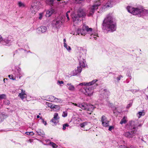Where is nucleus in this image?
<instances>
[{
    "label": "nucleus",
    "mask_w": 148,
    "mask_h": 148,
    "mask_svg": "<svg viewBox=\"0 0 148 148\" xmlns=\"http://www.w3.org/2000/svg\"><path fill=\"white\" fill-rule=\"evenodd\" d=\"M102 25L108 32H113L116 29V24L113 21L112 17L110 15H108L105 18Z\"/></svg>",
    "instance_id": "obj_1"
},
{
    "label": "nucleus",
    "mask_w": 148,
    "mask_h": 148,
    "mask_svg": "<svg viewBox=\"0 0 148 148\" xmlns=\"http://www.w3.org/2000/svg\"><path fill=\"white\" fill-rule=\"evenodd\" d=\"M90 34V38H94L96 40L98 37V34L96 32H95L92 30V29L89 28L88 26L84 24L82 27V29H77V34H81L82 35L84 36L87 33Z\"/></svg>",
    "instance_id": "obj_2"
},
{
    "label": "nucleus",
    "mask_w": 148,
    "mask_h": 148,
    "mask_svg": "<svg viewBox=\"0 0 148 148\" xmlns=\"http://www.w3.org/2000/svg\"><path fill=\"white\" fill-rule=\"evenodd\" d=\"M127 10L128 12L134 15H137L139 17L143 16L148 13V10L141 8H134L128 6Z\"/></svg>",
    "instance_id": "obj_3"
},
{
    "label": "nucleus",
    "mask_w": 148,
    "mask_h": 148,
    "mask_svg": "<svg viewBox=\"0 0 148 148\" xmlns=\"http://www.w3.org/2000/svg\"><path fill=\"white\" fill-rule=\"evenodd\" d=\"M129 124L131 126V127L130 129H132L133 128V132H135V130H136L137 128L139 127H141L142 125L141 124L138 125V121H131L129 123ZM131 131L130 132H125L123 134L124 136L125 137L130 138L133 137L134 136L133 133L134 132Z\"/></svg>",
    "instance_id": "obj_4"
},
{
    "label": "nucleus",
    "mask_w": 148,
    "mask_h": 148,
    "mask_svg": "<svg viewBox=\"0 0 148 148\" xmlns=\"http://www.w3.org/2000/svg\"><path fill=\"white\" fill-rule=\"evenodd\" d=\"M71 17L73 19L74 24H78L81 21L79 18L80 17H84L86 16L85 12L83 10H79L77 14H75L73 12L71 14Z\"/></svg>",
    "instance_id": "obj_5"
},
{
    "label": "nucleus",
    "mask_w": 148,
    "mask_h": 148,
    "mask_svg": "<svg viewBox=\"0 0 148 148\" xmlns=\"http://www.w3.org/2000/svg\"><path fill=\"white\" fill-rule=\"evenodd\" d=\"M41 3L37 0H33L29 11L32 14H35L41 8Z\"/></svg>",
    "instance_id": "obj_6"
},
{
    "label": "nucleus",
    "mask_w": 148,
    "mask_h": 148,
    "mask_svg": "<svg viewBox=\"0 0 148 148\" xmlns=\"http://www.w3.org/2000/svg\"><path fill=\"white\" fill-rule=\"evenodd\" d=\"M82 51H83L82 49ZM86 56V53H82V51H81L77 57L79 61V65L82 67H85L86 65L85 61Z\"/></svg>",
    "instance_id": "obj_7"
},
{
    "label": "nucleus",
    "mask_w": 148,
    "mask_h": 148,
    "mask_svg": "<svg viewBox=\"0 0 148 148\" xmlns=\"http://www.w3.org/2000/svg\"><path fill=\"white\" fill-rule=\"evenodd\" d=\"M62 16H59L52 22L53 27L57 29L60 28L62 25Z\"/></svg>",
    "instance_id": "obj_8"
},
{
    "label": "nucleus",
    "mask_w": 148,
    "mask_h": 148,
    "mask_svg": "<svg viewBox=\"0 0 148 148\" xmlns=\"http://www.w3.org/2000/svg\"><path fill=\"white\" fill-rule=\"evenodd\" d=\"M100 5V1L96 2L95 4L91 6L88 10L87 14L89 16L92 15L95 10L98 8V7Z\"/></svg>",
    "instance_id": "obj_9"
},
{
    "label": "nucleus",
    "mask_w": 148,
    "mask_h": 148,
    "mask_svg": "<svg viewBox=\"0 0 148 148\" xmlns=\"http://www.w3.org/2000/svg\"><path fill=\"white\" fill-rule=\"evenodd\" d=\"M85 90L86 95L89 97H91L93 95L94 92L93 88L92 87H87L85 89Z\"/></svg>",
    "instance_id": "obj_10"
},
{
    "label": "nucleus",
    "mask_w": 148,
    "mask_h": 148,
    "mask_svg": "<svg viewBox=\"0 0 148 148\" xmlns=\"http://www.w3.org/2000/svg\"><path fill=\"white\" fill-rule=\"evenodd\" d=\"M101 121L102 122V125L104 127H106L109 125V121L107 120L105 116L103 115L102 116Z\"/></svg>",
    "instance_id": "obj_11"
},
{
    "label": "nucleus",
    "mask_w": 148,
    "mask_h": 148,
    "mask_svg": "<svg viewBox=\"0 0 148 148\" xmlns=\"http://www.w3.org/2000/svg\"><path fill=\"white\" fill-rule=\"evenodd\" d=\"M83 105L85 106V107H84V109H82L83 110L90 111L92 112L94 110V106L92 105H87L85 103H84Z\"/></svg>",
    "instance_id": "obj_12"
},
{
    "label": "nucleus",
    "mask_w": 148,
    "mask_h": 148,
    "mask_svg": "<svg viewBox=\"0 0 148 148\" xmlns=\"http://www.w3.org/2000/svg\"><path fill=\"white\" fill-rule=\"evenodd\" d=\"M84 67H82L80 66L77 67V70H74L73 71V76H75L77 74L80 73L82 71V69Z\"/></svg>",
    "instance_id": "obj_13"
},
{
    "label": "nucleus",
    "mask_w": 148,
    "mask_h": 148,
    "mask_svg": "<svg viewBox=\"0 0 148 148\" xmlns=\"http://www.w3.org/2000/svg\"><path fill=\"white\" fill-rule=\"evenodd\" d=\"M21 92L19 93L18 96L22 99L23 100L25 98H26L27 95L25 93V90L23 89H21Z\"/></svg>",
    "instance_id": "obj_14"
},
{
    "label": "nucleus",
    "mask_w": 148,
    "mask_h": 148,
    "mask_svg": "<svg viewBox=\"0 0 148 148\" xmlns=\"http://www.w3.org/2000/svg\"><path fill=\"white\" fill-rule=\"evenodd\" d=\"M37 32L38 33H43L45 32L47 30V27L45 26H41L38 28Z\"/></svg>",
    "instance_id": "obj_15"
},
{
    "label": "nucleus",
    "mask_w": 148,
    "mask_h": 148,
    "mask_svg": "<svg viewBox=\"0 0 148 148\" xmlns=\"http://www.w3.org/2000/svg\"><path fill=\"white\" fill-rule=\"evenodd\" d=\"M66 86L68 88V89L71 91H74L75 90V88L73 85L71 83H67Z\"/></svg>",
    "instance_id": "obj_16"
},
{
    "label": "nucleus",
    "mask_w": 148,
    "mask_h": 148,
    "mask_svg": "<svg viewBox=\"0 0 148 148\" xmlns=\"http://www.w3.org/2000/svg\"><path fill=\"white\" fill-rule=\"evenodd\" d=\"M55 12L54 9L51 8L47 10L46 12V16L49 17L50 16Z\"/></svg>",
    "instance_id": "obj_17"
},
{
    "label": "nucleus",
    "mask_w": 148,
    "mask_h": 148,
    "mask_svg": "<svg viewBox=\"0 0 148 148\" xmlns=\"http://www.w3.org/2000/svg\"><path fill=\"white\" fill-rule=\"evenodd\" d=\"M113 2L111 0H109L104 6V8L111 7L112 6Z\"/></svg>",
    "instance_id": "obj_18"
},
{
    "label": "nucleus",
    "mask_w": 148,
    "mask_h": 148,
    "mask_svg": "<svg viewBox=\"0 0 148 148\" xmlns=\"http://www.w3.org/2000/svg\"><path fill=\"white\" fill-rule=\"evenodd\" d=\"M3 41L5 42V45L8 46L10 45L11 43V41L10 39L8 38H6L3 40Z\"/></svg>",
    "instance_id": "obj_19"
},
{
    "label": "nucleus",
    "mask_w": 148,
    "mask_h": 148,
    "mask_svg": "<svg viewBox=\"0 0 148 148\" xmlns=\"http://www.w3.org/2000/svg\"><path fill=\"white\" fill-rule=\"evenodd\" d=\"M70 103L74 105L81 108L82 109H84V107H85V106L83 105L84 103H79L77 104L74 103Z\"/></svg>",
    "instance_id": "obj_20"
},
{
    "label": "nucleus",
    "mask_w": 148,
    "mask_h": 148,
    "mask_svg": "<svg viewBox=\"0 0 148 148\" xmlns=\"http://www.w3.org/2000/svg\"><path fill=\"white\" fill-rule=\"evenodd\" d=\"M36 132L38 135L41 136L42 137L44 136L45 133L42 130L39 129Z\"/></svg>",
    "instance_id": "obj_21"
},
{
    "label": "nucleus",
    "mask_w": 148,
    "mask_h": 148,
    "mask_svg": "<svg viewBox=\"0 0 148 148\" xmlns=\"http://www.w3.org/2000/svg\"><path fill=\"white\" fill-rule=\"evenodd\" d=\"M51 108L56 111L60 109V107L58 105H53L51 106Z\"/></svg>",
    "instance_id": "obj_22"
},
{
    "label": "nucleus",
    "mask_w": 148,
    "mask_h": 148,
    "mask_svg": "<svg viewBox=\"0 0 148 148\" xmlns=\"http://www.w3.org/2000/svg\"><path fill=\"white\" fill-rule=\"evenodd\" d=\"M127 117L125 116L123 117V118L122 119L121 121L120 122V124H125L127 122Z\"/></svg>",
    "instance_id": "obj_23"
},
{
    "label": "nucleus",
    "mask_w": 148,
    "mask_h": 148,
    "mask_svg": "<svg viewBox=\"0 0 148 148\" xmlns=\"http://www.w3.org/2000/svg\"><path fill=\"white\" fill-rule=\"evenodd\" d=\"M98 80L97 79H94L90 82H87L88 86H91L94 84Z\"/></svg>",
    "instance_id": "obj_24"
},
{
    "label": "nucleus",
    "mask_w": 148,
    "mask_h": 148,
    "mask_svg": "<svg viewBox=\"0 0 148 148\" xmlns=\"http://www.w3.org/2000/svg\"><path fill=\"white\" fill-rule=\"evenodd\" d=\"M18 6L20 8H23L25 6V5L21 1L18 2Z\"/></svg>",
    "instance_id": "obj_25"
},
{
    "label": "nucleus",
    "mask_w": 148,
    "mask_h": 148,
    "mask_svg": "<svg viewBox=\"0 0 148 148\" xmlns=\"http://www.w3.org/2000/svg\"><path fill=\"white\" fill-rule=\"evenodd\" d=\"M88 122H85L80 124V126L81 127L84 128L85 126L88 125Z\"/></svg>",
    "instance_id": "obj_26"
},
{
    "label": "nucleus",
    "mask_w": 148,
    "mask_h": 148,
    "mask_svg": "<svg viewBox=\"0 0 148 148\" xmlns=\"http://www.w3.org/2000/svg\"><path fill=\"white\" fill-rule=\"evenodd\" d=\"M64 47L65 48L66 50L68 51H70L71 50V47L68 46L67 44H66V46L65 45H64Z\"/></svg>",
    "instance_id": "obj_27"
},
{
    "label": "nucleus",
    "mask_w": 148,
    "mask_h": 148,
    "mask_svg": "<svg viewBox=\"0 0 148 148\" xmlns=\"http://www.w3.org/2000/svg\"><path fill=\"white\" fill-rule=\"evenodd\" d=\"M54 102L61 103L62 101V100L60 99H58L55 97Z\"/></svg>",
    "instance_id": "obj_28"
},
{
    "label": "nucleus",
    "mask_w": 148,
    "mask_h": 148,
    "mask_svg": "<svg viewBox=\"0 0 148 148\" xmlns=\"http://www.w3.org/2000/svg\"><path fill=\"white\" fill-rule=\"evenodd\" d=\"M59 118V117L58 115V114L57 113H55L53 118L54 119H56V120H57V119H58Z\"/></svg>",
    "instance_id": "obj_29"
},
{
    "label": "nucleus",
    "mask_w": 148,
    "mask_h": 148,
    "mask_svg": "<svg viewBox=\"0 0 148 148\" xmlns=\"http://www.w3.org/2000/svg\"><path fill=\"white\" fill-rule=\"evenodd\" d=\"M88 86L87 82H84L82 83H79L77 86Z\"/></svg>",
    "instance_id": "obj_30"
},
{
    "label": "nucleus",
    "mask_w": 148,
    "mask_h": 148,
    "mask_svg": "<svg viewBox=\"0 0 148 148\" xmlns=\"http://www.w3.org/2000/svg\"><path fill=\"white\" fill-rule=\"evenodd\" d=\"M54 0H46V3L49 4L51 5L53 3Z\"/></svg>",
    "instance_id": "obj_31"
},
{
    "label": "nucleus",
    "mask_w": 148,
    "mask_h": 148,
    "mask_svg": "<svg viewBox=\"0 0 148 148\" xmlns=\"http://www.w3.org/2000/svg\"><path fill=\"white\" fill-rule=\"evenodd\" d=\"M39 17H38V19L40 20H41L42 19L43 16L44 15V13L42 12L41 13H39Z\"/></svg>",
    "instance_id": "obj_32"
},
{
    "label": "nucleus",
    "mask_w": 148,
    "mask_h": 148,
    "mask_svg": "<svg viewBox=\"0 0 148 148\" xmlns=\"http://www.w3.org/2000/svg\"><path fill=\"white\" fill-rule=\"evenodd\" d=\"M6 97V95L5 94L0 95V99H5Z\"/></svg>",
    "instance_id": "obj_33"
},
{
    "label": "nucleus",
    "mask_w": 148,
    "mask_h": 148,
    "mask_svg": "<svg viewBox=\"0 0 148 148\" xmlns=\"http://www.w3.org/2000/svg\"><path fill=\"white\" fill-rule=\"evenodd\" d=\"M56 120H56V119H54L53 118L51 120V121L53 123V125H56L57 123Z\"/></svg>",
    "instance_id": "obj_34"
},
{
    "label": "nucleus",
    "mask_w": 148,
    "mask_h": 148,
    "mask_svg": "<svg viewBox=\"0 0 148 148\" xmlns=\"http://www.w3.org/2000/svg\"><path fill=\"white\" fill-rule=\"evenodd\" d=\"M50 144L51 145L53 148H56L57 147L56 144L53 142H50Z\"/></svg>",
    "instance_id": "obj_35"
},
{
    "label": "nucleus",
    "mask_w": 148,
    "mask_h": 148,
    "mask_svg": "<svg viewBox=\"0 0 148 148\" xmlns=\"http://www.w3.org/2000/svg\"><path fill=\"white\" fill-rule=\"evenodd\" d=\"M55 97L53 96H51L49 98L50 99V101L54 102Z\"/></svg>",
    "instance_id": "obj_36"
},
{
    "label": "nucleus",
    "mask_w": 148,
    "mask_h": 148,
    "mask_svg": "<svg viewBox=\"0 0 148 148\" xmlns=\"http://www.w3.org/2000/svg\"><path fill=\"white\" fill-rule=\"evenodd\" d=\"M67 115V111H64L63 112L62 116L64 117H66Z\"/></svg>",
    "instance_id": "obj_37"
},
{
    "label": "nucleus",
    "mask_w": 148,
    "mask_h": 148,
    "mask_svg": "<svg viewBox=\"0 0 148 148\" xmlns=\"http://www.w3.org/2000/svg\"><path fill=\"white\" fill-rule=\"evenodd\" d=\"M69 126V125L67 124H64L63 125V129L65 130L66 129V127H68Z\"/></svg>",
    "instance_id": "obj_38"
},
{
    "label": "nucleus",
    "mask_w": 148,
    "mask_h": 148,
    "mask_svg": "<svg viewBox=\"0 0 148 148\" xmlns=\"http://www.w3.org/2000/svg\"><path fill=\"white\" fill-rule=\"evenodd\" d=\"M70 11L69 10L66 14V16L67 17L68 20H69L70 19L69 17V13H70Z\"/></svg>",
    "instance_id": "obj_39"
},
{
    "label": "nucleus",
    "mask_w": 148,
    "mask_h": 148,
    "mask_svg": "<svg viewBox=\"0 0 148 148\" xmlns=\"http://www.w3.org/2000/svg\"><path fill=\"white\" fill-rule=\"evenodd\" d=\"M141 140L146 142L147 140H148V138L147 139V138L145 137V136L142 138Z\"/></svg>",
    "instance_id": "obj_40"
},
{
    "label": "nucleus",
    "mask_w": 148,
    "mask_h": 148,
    "mask_svg": "<svg viewBox=\"0 0 148 148\" xmlns=\"http://www.w3.org/2000/svg\"><path fill=\"white\" fill-rule=\"evenodd\" d=\"M25 134L27 135H34V133L33 132H27L25 133Z\"/></svg>",
    "instance_id": "obj_41"
},
{
    "label": "nucleus",
    "mask_w": 148,
    "mask_h": 148,
    "mask_svg": "<svg viewBox=\"0 0 148 148\" xmlns=\"http://www.w3.org/2000/svg\"><path fill=\"white\" fill-rule=\"evenodd\" d=\"M143 112H139L137 115H138L139 116L137 115L139 118L141 117V116L143 115Z\"/></svg>",
    "instance_id": "obj_42"
},
{
    "label": "nucleus",
    "mask_w": 148,
    "mask_h": 148,
    "mask_svg": "<svg viewBox=\"0 0 148 148\" xmlns=\"http://www.w3.org/2000/svg\"><path fill=\"white\" fill-rule=\"evenodd\" d=\"M57 84L58 85H60L64 84V82L63 81H58L57 82Z\"/></svg>",
    "instance_id": "obj_43"
},
{
    "label": "nucleus",
    "mask_w": 148,
    "mask_h": 148,
    "mask_svg": "<svg viewBox=\"0 0 148 148\" xmlns=\"http://www.w3.org/2000/svg\"><path fill=\"white\" fill-rule=\"evenodd\" d=\"M4 103L6 105H9L10 104V102L8 100H5Z\"/></svg>",
    "instance_id": "obj_44"
},
{
    "label": "nucleus",
    "mask_w": 148,
    "mask_h": 148,
    "mask_svg": "<svg viewBox=\"0 0 148 148\" xmlns=\"http://www.w3.org/2000/svg\"><path fill=\"white\" fill-rule=\"evenodd\" d=\"M8 117V116L7 115H5L4 114H2L1 115V117H2L3 119L6 118Z\"/></svg>",
    "instance_id": "obj_45"
},
{
    "label": "nucleus",
    "mask_w": 148,
    "mask_h": 148,
    "mask_svg": "<svg viewBox=\"0 0 148 148\" xmlns=\"http://www.w3.org/2000/svg\"><path fill=\"white\" fill-rule=\"evenodd\" d=\"M8 77H9V78L11 79H12L13 80H15V78H14L13 77V75H9Z\"/></svg>",
    "instance_id": "obj_46"
},
{
    "label": "nucleus",
    "mask_w": 148,
    "mask_h": 148,
    "mask_svg": "<svg viewBox=\"0 0 148 148\" xmlns=\"http://www.w3.org/2000/svg\"><path fill=\"white\" fill-rule=\"evenodd\" d=\"M121 77H122V76H118L117 78V81H119V80H120Z\"/></svg>",
    "instance_id": "obj_47"
},
{
    "label": "nucleus",
    "mask_w": 148,
    "mask_h": 148,
    "mask_svg": "<svg viewBox=\"0 0 148 148\" xmlns=\"http://www.w3.org/2000/svg\"><path fill=\"white\" fill-rule=\"evenodd\" d=\"M119 148H127L126 146L125 145H121L119 147Z\"/></svg>",
    "instance_id": "obj_48"
},
{
    "label": "nucleus",
    "mask_w": 148,
    "mask_h": 148,
    "mask_svg": "<svg viewBox=\"0 0 148 148\" xmlns=\"http://www.w3.org/2000/svg\"><path fill=\"white\" fill-rule=\"evenodd\" d=\"M132 103H130L127 106V108H130L131 106L132 105Z\"/></svg>",
    "instance_id": "obj_49"
},
{
    "label": "nucleus",
    "mask_w": 148,
    "mask_h": 148,
    "mask_svg": "<svg viewBox=\"0 0 148 148\" xmlns=\"http://www.w3.org/2000/svg\"><path fill=\"white\" fill-rule=\"evenodd\" d=\"M113 128V127L112 126H110L109 127V128L108 129V130L110 131H111L112 130V129Z\"/></svg>",
    "instance_id": "obj_50"
},
{
    "label": "nucleus",
    "mask_w": 148,
    "mask_h": 148,
    "mask_svg": "<svg viewBox=\"0 0 148 148\" xmlns=\"http://www.w3.org/2000/svg\"><path fill=\"white\" fill-rule=\"evenodd\" d=\"M63 42H64V45H65V46L66 43V40L65 38L63 39Z\"/></svg>",
    "instance_id": "obj_51"
},
{
    "label": "nucleus",
    "mask_w": 148,
    "mask_h": 148,
    "mask_svg": "<svg viewBox=\"0 0 148 148\" xmlns=\"http://www.w3.org/2000/svg\"><path fill=\"white\" fill-rule=\"evenodd\" d=\"M42 122L45 125H47L46 122L44 121L43 119H42Z\"/></svg>",
    "instance_id": "obj_52"
},
{
    "label": "nucleus",
    "mask_w": 148,
    "mask_h": 148,
    "mask_svg": "<svg viewBox=\"0 0 148 148\" xmlns=\"http://www.w3.org/2000/svg\"><path fill=\"white\" fill-rule=\"evenodd\" d=\"M3 40V38H2V37L1 36H0V42L2 41Z\"/></svg>",
    "instance_id": "obj_53"
},
{
    "label": "nucleus",
    "mask_w": 148,
    "mask_h": 148,
    "mask_svg": "<svg viewBox=\"0 0 148 148\" xmlns=\"http://www.w3.org/2000/svg\"><path fill=\"white\" fill-rule=\"evenodd\" d=\"M53 105H51V103H49L48 104V106L49 107H50L51 108V106H53Z\"/></svg>",
    "instance_id": "obj_54"
},
{
    "label": "nucleus",
    "mask_w": 148,
    "mask_h": 148,
    "mask_svg": "<svg viewBox=\"0 0 148 148\" xmlns=\"http://www.w3.org/2000/svg\"><path fill=\"white\" fill-rule=\"evenodd\" d=\"M145 137L147 138V139L148 138V135H145Z\"/></svg>",
    "instance_id": "obj_55"
},
{
    "label": "nucleus",
    "mask_w": 148,
    "mask_h": 148,
    "mask_svg": "<svg viewBox=\"0 0 148 148\" xmlns=\"http://www.w3.org/2000/svg\"><path fill=\"white\" fill-rule=\"evenodd\" d=\"M40 118V116L39 115H38L37 116V118Z\"/></svg>",
    "instance_id": "obj_56"
},
{
    "label": "nucleus",
    "mask_w": 148,
    "mask_h": 148,
    "mask_svg": "<svg viewBox=\"0 0 148 148\" xmlns=\"http://www.w3.org/2000/svg\"><path fill=\"white\" fill-rule=\"evenodd\" d=\"M47 142H48L50 141V140H46Z\"/></svg>",
    "instance_id": "obj_57"
},
{
    "label": "nucleus",
    "mask_w": 148,
    "mask_h": 148,
    "mask_svg": "<svg viewBox=\"0 0 148 148\" xmlns=\"http://www.w3.org/2000/svg\"><path fill=\"white\" fill-rule=\"evenodd\" d=\"M19 73H20V74H20V73H21V69H20L19 71Z\"/></svg>",
    "instance_id": "obj_58"
},
{
    "label": "nucleus",
    "mask_w": 148,
    "mask_h": 148,
    "mask_svg": "<svg viewBox=\"0 0 148 148\" xmlns=\"http://www.w3.org/2000/svg\"><path fill=\"white\" fill-rule=\"evenodd\" d=\"M146 97H147V98L148 99V95H146Z\"/></svg>",
    "instance_id": "obj_59"
},
{
    "label": "nucleus",
    "mask_w": 148,
    "mask_h": 148,
    "mask_svg": "<svg viewBox=\"0 0 148 148\" xmlns=\"http://www.w3.org/2000/svg\"><path fill=\"white\" fill-rule=\"evenodd\" d=\"M81 110V111H82V110H81V109H80V110Z\"/></svg>",
    "instance_id": "obj_60"
},
{
    "label": "nucleus",
    "mask_w": 148,
    "mask_h": 148,
    "mask_svg": "<svg viewBox=\"0 0 148 148\" xmlns=\"http://www.w3.org/2000/svg\"><path fill=\"white\" fill-rule=\"evenodd\" d=\"M91 114V113H89V114Z\"/></svg>",
    "instance_id": "obj_61"
},
{
    "label": "nucleus",
    "mask_w": 148,
    "mask_h": 148,
    "mask_svg": "<svg viewBox=\"0 0 148 148\" xmlns=\"http://www.w3.org/2000/svg\"><path fill=\"white\" fill-rule=\"evenodd\" d=\"M147 88H148V87H147Z\"/></svg>",
    "instance_id": "obj_62"
}]
</instances>
